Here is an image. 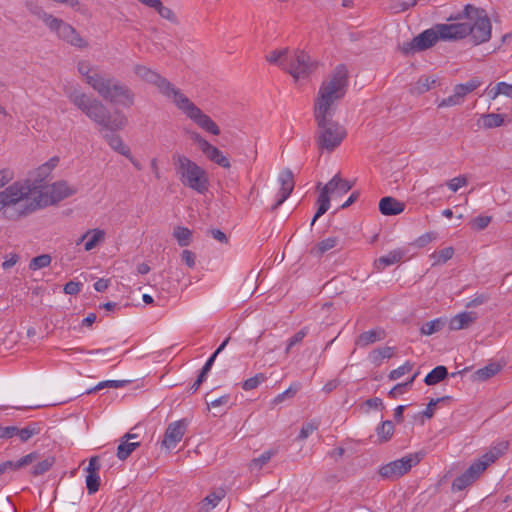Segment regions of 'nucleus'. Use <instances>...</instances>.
<instances>
[{"label":"nucleus","instance_id":"cd10ccee","mask_svg":"<svg viewBox=\"0 0 512 512\" xmlns=\"http://www.w3.org/2000/svg\"><path fill=\"white\" fill-rule=\"evenodd\" d=\"M404 251L402 249H395L388 252L386 255L378 258L374 266L378 271L384 270L386 267L394 265L402 260L404 257Z\"/></svg>","mask_w":512,"mask_h":512},{"label":"nucleus","instance_id":"412c9836","mask_svg":"<svg viewBox=\"0 0 512 512\" xmlns=\"http://www.w3.org/2000/svg\"><path fill=\"white\" fill-rule=\"evenodd\" d=\"M455 19H463V21L451 24H437L441 40H460L466 37V18H464L462 15L456 17Z\"/></svg>","mask_w":512,"mask_h":512},{"label":"nucleus","instance_id":"49530a36","mask_svg":"<svg viewBox=\"0 0 512 512\" xmlns=\"http://www.w3.org/2000/svg\"><path fill=\"white\" fill-rule=\"evenodd\" d=\"M393 354L394 350L392 347L377 348L370 353V359L373 363L379 364L383 359L391 358Z\"/></svg>","mask_w":512,"mask_h":512},{"label":"nucleus","instance_id":"052dcab7","mask_svg":"<svg viewBox=\"0 0 512 512\" xmlns=\"http://www.w3.org/2000/svg\"><path fill=\"white\" fill-rule=\"evenodd\" d=\"M413 368V364L410 362H406L403 365L399 366L398 368L392 370L388 377L390 380H397L403 375L409 373Z\"/></svg>","mask_w":512,"mask_h":512},{"label":"nucleus","instance_id":"f8f14e48","mask_svg":"<svg viewBox=\"0 0 512 512\" xmlns=\"http://www.w3.org/2000/svg\"><path fill=\"white\" fill-rule=\"evenodd\" d=\"M134 73L143 81L156 86L158 91L173 104H175L183 94L182 91L175 87L169 80L146 66L136 65L134 67Z\"/></svg>","mask_w":512,"mask_h":512},{"label":"nucleus","instance_id":"1a4fd4ad","mask_svg":"<svg viewBox=\"0 0 512 512\" xmlns=\"http://www.w3.org/2000/svg\"><path fill=\"white\" fill-rule=\"evenodd\" d=\"M318 68V62L303 50L289 51L284 71L295 81L308 78Z\"/></svg>","mask_w":512,"mask_h":512},{"label":"nucleus","instance_id":"ea45409f","mask_svg":"<svg viewBox=\"0 0 512 512\" xmlns=\"http://www.w3.org/2000/svg\"><path fill=\"white\" fill-rule=\"evenodd\" d=\"M40 426L37 423H30L23 428L17 427L16 437H18L21 442H27L33 436L38 435L40 433Z\"/></svg>","mask_w":512,"mask_h":512},{"label":"nucleus","instance_id":"b1692460","mask_svg":"<svg viewBox=\"0 0 512 512\" xmlns=\"http://www.w3.org/2000/svg\"><path fill=\"white\" fill-rule=\"evenodd\" d=\"M39 459V454L37 452H31L16 461L8 460L0 463V477L3 474L18 471L22 468L36 462Z\"/></svg>","mask_w":512,"mask_h":512},{"label":"nucleus","instance_id":"9b49d317","mask_svg":"<svg viewBox=\"0 0 512 512\" xmlns=\"http://www.w3.org/2000/svg\"><path fill=\"white\" fill-rule=\"evenodd\" d=\"M134 73L143 81L156 86L158 91L173 104H175L183 94L182 91L175 87L169 80L146 66L136 65L134 67Z\"/></svg>","mask_w":512,"mask_h":512},{"label":"nucleus","instance_id":"5fc2aeb1","mask_svg":"<svg viewBox=\"0 0 512 512\" xmlns=\"http://www.w3.org/2000/svg\"><path fill=\"white\" fill-rule=\"evenodd\" d=\"M308 334V328L304 327L300 329L297 333H295L292 337H290L287 341L286 354L290 353L292 348L301 343L305 336Z\"/></svg>","mask_w":512,"mask_h":512},{"label":"nucleus","instance_id":"ddd939ff","mask_svg":"<svg viewBox=\"0 0 512 512\" xmlns=\"http://www.w3.org/2000/svg\"><path fill=\"white\" fill-rule=\"evenodd\" d=\"M134 73L143 81L156 86L158 91L173 104H175L183 94L182 91L175 87L169 80L146 66L136 65L134 67Z\"/></svg>","mask_w":512,"mask_h":512},{"label":"nucleus","instance_id":"3c124183","mask_svg":"<svg viewBox=\"0 0 512 512\" xmlns=\"http://www.w3.org/2000/svg\"><path fill=\"white\" fill-rule=\"evenodd\" d=\"M266 379H267V377L265 376V374H263V373H258V374H256L255 376H253V377H251V378L246 379V380L242 383V388H243V390H245V391H250V390L256 389V388H257L261 383H263Z\"/></svg>","mask_w":512,"mask_h":512},{"label":"nucleus","instance_id":"79ce46f5","mask_svg":"<svg viewBox=\"0 0 512 512\" xmlns=\"http://www.w3.org/2000/svg\"><path fill=\"white\" fill-rule=\"evenodd\" d=\"M130 382H131L130 380H106V381H102V382H99L95 387L89 389L87 391V394L94 393V392L99 391V390L104 389V388H114V389L123 388V387L127 386Z\"/></svg>","mask_w":512,"mask_h":512},{"label":"nucleus","instance_id":"774afa93","mask_svg":"<svg viewBox=\"0 0 512 512\" xmlns=\"http://www.w3.org/2000/svg\"><path fill=\"white\" fill-rule=\"evenodd\" d=\"M81 290V283L69 281L64 286V292L68 295H75Z\"/></svg>","mask_w":512,"mask_h":512},{"label":"nucleus","instance_id":"7c9ffc66","mask_svg":"<svg viewBox=\"0 0 512 512\" xmlns=\"http://www.w3.org/2000/svg\"><path fill=\"white\" fill-rule=\"evenodd\" d=\"M339 245L338 237H328L318 242L312 249L311 254L316 257H321L326 252L336 248Z\"/></svg>","mask_w":512,"mask_h":512},{"label":"nucleus","instance_id":"0e129e2a","mask_svg":"<svg viewBox=\"0 0 512 512\" xmlns=\"http://www.w3.org/2000/svg\"><path fill=\"white\" fill-rule=\"evenodd\" d=\"M14 178V174L9 169L0 170V189L6 188L5 186L9 184Z\"/></svg>","mask_w":512,"mask_h":512},{"label":"nucleus","instance_id":"c03bdc74","mask_svg":"<svg viewBox=\"0 0 512 512\" xmlns=\"http://www.w3.org/2000/svg\"><path fill=\"white\" fill-rule=\"evenodd\" d=\"M444 327V321L441 318L434 319L432 321L424 323L420 332L422 335L430 336L434 333L439 332Z\"/></svg>","mask_w":512,"mask_h":512},{"label":"nucleus","instance_id":"de8ad7c7","mask_svg":"<svg viewBox=\"0 0 512 512\" xmlns=\"http://www.w3.org/2000/svg\"><path fill=\"white\" fill-rule=\"evenodd\" d=\"M300 389V384L299 383H293L290 385V387L288 389H286L284 392L278 394L273 400H272V404L273 405H278L280 403H282L284 400L286 399H291L293 398L297 392L299 391Z\"/></svg>","mask_w":512,"mask_h":512},{"label":"nucleus","instance_id":"2eb2a0df","mask_svg":"<svg viewBox=\"0 0 512 512\" xmlns=\"http://www.w3.org/2000/svg\"><path fill=\"white\" fill-rule=\"evenodd\" d=\"M174 105L204 131L213 135L220 134L218 125L184 94L180 96Z\"/></svg>","mask_w":512,"mask_h":512},{"label":"nucleus","instance_id":"4c0bfd02","mask_svg":"<svg viewBox=\"0 0 512 512\" xmlns=\"http://www.w3.org/2000/svg\"><path fill=\"white\" fill-rule=\"evenodd\" d=\"M454 255L453 247H445L439 251H434L430 258L432 259V266L442 265L449 261Z\"/></svg>","mask_w":512,"mask_h":512},{"label":"nucleus","instance_id":"c85d7f7f","mask_svg":"<svg viewBox=\"0 0 512 512\" xmlns=\"http://www.w3.org/2000/svg\"><path fill=\"white\" fill-rule=\"evenodd\" d=\"M206 157L216 163L217 165L223 167V168H229L230 162L228 158L220 151L217 147L209 144L204 145V150L202 151Z\"/></svg>","mask_w":512,"mask_h":512},{"label":"nucleus","instance_id":"423d86ee","mask_svg":"<svg viewBox=\"0 0 512 512\" xmlns=\"http://www.w3.org/2000/svg\"><path fill=\"white\" fill-rule=\"evenodd\" d=\"M29 10L63 41L79 49L88 47V42L83 39L70 24L60 18L54 17L40 7L35 6L34 8H29Z\"/></svg>","mask_w":512,"mask_h":512},{"label":"nucleus","instance_id":"f257e3e1","mask_svg":"<svg viewBox=\"0 0 512 512\" xmlns=\"http://www.w3.org/2000/svg\"><path fill=\"white\" fill-rule=\"evenodd\" d=\"M75 192L66 181L40 185L30 179L18 180L0 191V216L8 221H19Z\"/></svg>","mask_w":512,"mask_h":512},{"label":"nucleus","instance_id":"680f3d73","mask_svg":"<svg viewBox=\"0 0 512 512\" xmlns=\"http://www.w3.org/2000/svg\"><path fill=\"white\" fill-rule=\"evenodd\" d=\"M318 429V423L315 421L307 422L302 425L300 433L298 435L299 440L308 438L315 430Z\"/></svg>","mask_w":512,"mask_h":512},{"label":"nucleus","instance_id":"9d476101","mask_svg":"<svg viewBox=\"0 0 512 512\" xmlns=\"http://www.w3.org/2000/svg\"><path fill=\"white\" fill-rule=\"evenodd\" d=\"M500 455L499 450H492L473 462L460 476L454 479L452 488L461 491L471 485Z\"/></svg>","mask_w":512,"mask_h":512},{"label":"nucleus","instance_id":"69168bd1","mask_svg":"<svg viewBox=\"0 0 512 512\" xmlns=\"http://www.w3.org/2000/svg\"><path fill=\"white\" fill-rule=\"evenodd\" d=\"M436 238H437V234H436V233H434V232H428V233H425V234L421 235V236L416 240V244H417L419 247H424V246H426L427 244H429L430 242L434 241Z\"/></svg>","mask_w":512,"mask_h":512},{"label":"nucleus","instance_id":"e433bc0d","mask_svg":"<svg viewBox=\"0 0 512 512\" xmlns=\"http://www.w3.org/2000/svg\"><path fill=\"white\" fill-rule=\"evenodd\" d=\"M289 49H279L273 50L269 54L266 55V60L271 63L279 66L282 70H284L286 60L289 54Z\"/></svg>","mask_w":512,"mask_h":512},{"label":"nucleus","instance_id":"20e7f679","mask_svg":"<svg viewBox=\"0 0 512 512\" xmlns=\"http://www.w3.org/2000/svg\"><path fill=\"white\" fill-rule=\"evenodd\" d=\"M174 168L179 181L198 194H205L209 189L207 171L185 155L175 153L172 156Z\"/></svg>","mask_w":512,"mask_h":512},{"label":"nucleus","instance_id":"6e6d98bb","mask_svg":"<svg viewBox=\"0 0 512 512\" xmlns=\"http://www.w3.org/2000/svg\"><path fill=\"white\" fill-rule=\"evenodd\" d=\"M491 221H492L491 216L480 215L470 221V227L473 230L480 231V230L485 229L491 223Z\"/></svg>","mask_w":512,"mask_h":512},{"label":"nucleus","instance_id":"a878e982","mask_svg":"<svg viewBox=\"0 0 512 512\" xmlns=\"http://www.w3.org/2000/svg\"><path fill=\"white\" fill-rule=\"evenodd\" d=\"M476 319L477 314L475 312H462L451 318L449 328L454 331L465 329L474 323Z\"/></svg>","mask_w":512,"mask_h":512},{"label":"nucleus","instance_id":"603ef678","mask_svg":"<svg viewBox=\"0 0 512 512\" xmlns=\"http://www.w3.org/2000/svg\"><path fill=\"white\" fill-rule=\"evenodd\" d=\"M418 373H415L409 381L395 385L388 393L391 398H397L399 395L405 393L408 388L412 386L413 381L417 377Z\"/></svg>","mask_w":512,"mask_h":512},{"label":"nucleus","instance_id":"864d4df0","mask_svg":"<svg viewBox=\"0 0 512 512\" xmlns=\"http://www.w3.org/2000/svg\"><path fill=\"white\" fill-rule=\"evenodd\" d=\"M51 263V256L48 254H42L34 257L29 263V269L38 270L49 266Z\"/></svg>","mask_w":512,"mask_h":512},{"label":"nucleus","instance_id":"0eeeda50","mask_svg":"<svg viewBox=\"0 0 512 512\" xmlns=\"http://www.w3.org/2000/svg\"><path fill=\"white\" fill-rule=\"evenodd\" d=\"M318 125L316 142L320 149L333 151L346 137L345 128L332 120L333 115H324L322 118L314 114Z\"/></svg>","mask_w":512,"mask_h":512},{"label":"nucleus","instance_id":"7ed1b4c3","mask_svg":"<svg viewBox=\"0 0 512 512\" xmlns=\"http://www.w3.org/2000/svg\"><path fill=\"white\" fill-rule=\"evenodd\" d=\"M349 85L345 65L336 66L321 82L314 100V114L319 117L334 115L336 106L346 95Z\"/></svg>","mask_w":512,"mask_h":512},{"label":"nucleus","instance_id":"6e6552de","mask_svg":"<svg viewBox=\"0 0 512 512\" xmlns=\"http://www.w3.org/2000/svg\"><path fill=\"white\" fill-rule=\"evenodd\" d=\"M352 185L349 181L342 179L339 174H336L327 184H325L321 190L317 199V211L311 221V225L320 218L323 214H325L330 208V200L341 197L346 194Z\"/></svg>","mask_w":512,"mask_h":512},{"label":"nucleus","instance_id":"c756f323","mask_svg":"<svg viewBox=\"0 0 512 512\" xmlns=\"http://www.w3.org/2000/svg\"><path fill=\"white\" fill-rule=\"evenodd\" d=\"M226 491L223 488H219L209 493L201 502L200 511L210 512L213 510L219 502L225 497Z\"/></svg>","mask_w":512,"mask_h":512},{"label":"nucleus","instance_id":"393cba45","mask_svg":"<svg viewBox=\"0 0 512 512\" xmlns=\"http://www.w3.org/2000/svg\"><path fill=\"white\" fill-rule=\"evenodd\" d=\"M405 209V204L393 197H383L379 202V210L383 215L392 216L402 213Z\"/></svg>","mask_w":512,"mask_h":512},{"label":"nucleus","instance_id":"e2e57ef3","mask_svg":"<svg viewBox=\"0 0 512 512\" xmlns=\"http://www.w3.org/2000/svg\"><path fill=\"white\" fill-rule=\"evenodd\" d=\"M182 261L190 268L193 269L196 265V254L190 250H183L181 254Z\"/></svg>","mask_w":512,"mask_h":512},{"label":"nucleus","instance_id":"a19ab883","mask_svg":"<svg viewBox=\"0 0 512 512\" xmlns=\"http://www.w3.org/2000/svg\"><path fill=\"white\" fill-rule=\"evenodd\" d=\"M500 368V365L496 363H490L485 367L478 369L475 372L474 377L479 381H485L496 375L500 371Z\"/></svg>","mask_w":512,"mask_h":512},{"label":"nucleus","instance_id":"4468645a","mask_svg":"<svg viewBox=\"0 0 512 512\" xmlns=\"http://www.w3.org/2000/svg\"><path fill=\"white\" fill-rule=\"evenodd\" d=\"M103 86V91H97V93L104 100L125 108H130L134 105L135 95L128 86L111 77L106 79Z\"/></svg>","mask_w":512,"mask_h":512},{"label":"nucleus","instance_id":"09e8293b","mask_svg":"<svg viewBox=\"0 0 512 512\" xmlns=\"http://www.w3.org/2000/svg\"><path fill=\"white\" fill-rule=\"evenodd\" d=\"M394 433V424L391 421H383L377 428V435L381 441H388Z\"/></svg>","mask_w":512,"mask_h":512},{"label":"nucleus","instance_id":"39448f33","mask_svg":"<svg viewBox=\"0 0 512 512\" xmlns=\"http://www.w3.org/2000/svg\"><path fill=\"white\" fill-rule=\"evenodd\" d=\"M463 17L466 18V37L469 36L474 45H480L490 40L492 25L483 9L466 5Z\"/></svg>","mask_w":512,"mask_h":512},{"label":"nucleus","instance_id":"37998d69","mask_svg":"<svg viewBox=\"0 0 512 512\" xmlns=\"http://www.w3.org/2000/svg\"><path fill=\"white\" fill-rule=\"evenodd\" d=\"M55 463V458L48 456L45 459L38 461L32 468L31 474L34 476H40L48 472Z\"/></svg>","mask_w":512,"mask_h":512},{"label":"nucleus","instance_id":"a18cd8bd","mask_svg":"<svg viewBox=\"0 0 512 512\" xmlns=\"http://www.w3.org/2000/svg\"><path fill=\"white\" fill-rule=\"evenodd\" d=\"M488 94L492 99H495L499 95H505L512 98V84L499 82L495 87L489 90Z\"/></svg>","mask_w":512,"mask_h":512},{"label":"nucleus","instance_id":"bf43d9fd","mask_svg":"<svg viewBox=\"0 0 512 512\" xmlns=\"http://www.w3.org/2000/svg\"><path fill=\"white\" fill-rule=\"evenodd\" d=\"M155 10L158 12V14L162 18H164L172 23H177V17L175 15V13L173 12V10L170 9L169 7L164 6L161 1L159 2L157 7L155 8Z\"/></svg>","mask_w":512,"mask_h":512},{"label":"nucleus","instance_id":"5701e85b","mask_svg":"<svg viewBox=\"0 0 512 512\" xmlns=\"http://www.w3.org/2000/svg\"><path fill=\"white\" fill-rule=\"evenodd\" d=\"M135 429L136 427L123 435L119 440L116 455L120 460L127 459L132 452L140 446V441L137 440L139 438V434L133 432Z\"/></svg>","mask_w":512,"mask_h":512},{"label":"nucleus","instance_id":"aec40b11","mask_svg":"<svg viewBox=\"0 0 512 512\" xmlns=\"http://www.w3.org/2000/svg\"><path fill=\"white\" fill-rule=\"evenodd\" d=\"M278 182L280 183V189L276 194V201L271 207L272 210H276L281 206L292 193L294 189V177L292 171L289 169L281 171L278 176Z\"/></svg>","mask_w":512,"mask_h":512},{"label":"nucleus","instance_id":"8fccbe9b","mask_svg":"<svg viewBox=\"0 0 512 512\" xmlns=\"http://www.w3.org/2000/svg\"><path fill=\"white\" fill-rule=\"evenodd\" d=\"M482 122L483 127L485 128H495L501 126L504 119L501 114L491 113L482 115Z\"/></svg>","mask_w":512,"mask_h":512},{"label":"nucleus","instance_id":"473e14b6","mask_svg":"<svg viewBox=\"0 0 512 512\" xmlns=\"http://www.w3.org/2000/svg\"><path fill=\"white\" fill-rule=\"evenodd\" d=\"M384 338V332L381 330H369L361 333L357 340L356 345L366 347Z\"/></svg>","mask_w":512,"mask_h":512},{"label":"nucleus","instance_id":"c9c22d12","mask_svg":"<svg viewBox=\"0 0 512 512\" xmlns=\"http://www.w3.org/2000/svg\"><path fill=\"white\" fill-rule=\"evenodd\" d=\"M448 375L447 368L445 366H437L432 371H430L425 379L424 382L426 385L432 386L436 385L440 381L444 380Z\"/></svg>","mask_w":512,"mask_h":512},{"label":"nucleus","instance_id":"4d7b16f0","mask_svg":"<svg viewBox=\"0 0 512 512\" xmlns=\"http://www.w3.org/2000/svg\"><path fill=\"white\" fill-rule=\"evenodd\" d=\"M100 485V477L98 473H88L86 476V487L89 494H94L98 491Z\"/></svg>","mask_w":512,"mask_h":512},{"label":"nucleus","instance_id":"6ab92c4d","mask_svg":"<svg viewBox=\"0 0 512 512\" xmlns=\"http://www.w3.org/2000/svg\"><path fill=\"white\" fill-rule=\"evenodd\" d=\"M438 40H441L438 32V26L435 25L430 29L424 30L418 36L414 37L408 44V48H404L405 52L424 51L434 46Z\"/></svg>","mask_w":512,"mask_h":512},{"label":"nucleus","instance_id":"f3484780","mask_svg":"<svg viewBox=\"0 0 512 512\" xmlns=\"http://www.w3.org/2000/svg\"><path fill=\"white\" fill-rule=\"evenodd\" d=\"M481 85V81L478 78H472L468 82L463 84H457L453 88V94L448 96L447 98H443L438 103V108H444V107H453L461 105L465 97L476 90Z\"/></svg>","mask_w":512,"mask_h":512},{"label":"nucleus","instance_id":"58836bf2","mask_svg":"<svg viewBox=\"0 0 512 512\" xmlns=\"http://www.w3.org/2000/svg\"><path fill=\"white\" fill-rule=\"evenodd\" d=\"M173 236L181 247H186L192 242V231L187 227L177 226L174 228Z\"/></svg>","mask_w":512,"mask_h":512},{"label":"nucleus","instance_id":"f03ea898","mask_svg":"<svg viewBox=\"0 0 512 512\" xmlns=\"http://www.w3.org/2000/svg\"><path fill=\"white\" fill-rule=\"evenodd\" d=\"M69 101L82 111L90 120L100 126L101 130L111 132L122 130L127 124V117L119 110L109 113L104 104L95 97L86 94L76 85H66L63 89Z\"/></svg>","mask_w":512,"mask_h":512},{"label":"nucleus","instance_id":"bb28decb","mask_svg":"<svg viewBox=\"0 0 512 512\" xmlns=\"http://www.w3.org/2000/svg\"><path fill=\"white\" fill-rule=\"evenodd\" d=\"M84 238H86V242L84 243V250L88 252L95 249L105 241L106 232L99 228L90 229L84 233Z\"/></svg>","mask_w":512,"mask_h":512},{"label":"nucleus","instance_id":"72a5a7b5","mask_svg":"<svg viewBox=\"0 0 512 512\" xmlns=\"http://www.w3.org/2000/svg\"><path fill=\"white\" fill-rule=\"evenodd\" d=\"M277 453L276 449H269L264 451L259 457L253 458L249 463V470L251 472H259L273 456Z\"/></svg>","mask_w":512,"mask_h":512},{"label":"nucleus","instance_id":"2f4dec72","mask_svg":"<svg viewBox=\"0 0 512 512\" xmlns=\"http://www.w3.org/2000/svg\"><path fill=\"white\" fill-rule=\"evenodd\" d=\"M104 138L114 151L125 157H130V148L124 144L122 138L119 135L106 133Z\"/></svg>","mask_w":512,"mask_h":512},{"label":"nucleus","instance_id":"dca6fc26","mask_svg":"<svg viewBox=\"0 0 512 512\" xmlns=\"http://www.w3.org/2000/svg\"><path fill=\"white\" fill-rule=\"evenodd\" d=\"M424 454L422 452H416L408 454L401 459L391 461L379 469V474L385 479H397L411 470L412 467L416 466Z\"/></svg>","mask_w":512,"mask_h":512},{"label":"nucleus","instance_id":"338daca9","mask_svg":"<svg viewBox=\"0 0 512 512\" xmlns=\"http://www.w3.org/2000/svg\"><path fill=\"white\" fill-rule=\"evenodd\" d=\"M416 0L412 2H397L391 6V10L393 13H400L408 10L410 7H413L416 5Z\"/></svg>","mask_w":512,"mask_h":512},{"label":"nucleus","instance_id":"a211bd4d","mask_svg":"<svg viewBox=\"0 0 512 512\" xmlns=\"http://www.w3.org/2000/svg\"><path fill=\"white\" fill-rule=\"evenodd\" d=\"M77 71L82 76L84 82L93 90L103 91V83L108 77L100 73L99 70L87 60H80L77 63Z\"/></svg>","mask_w":512,"mask_h":512},{"label":"nucleus","instance_id":"f704fd0d","mask_svg":"<svg viewBox=\"0 0 512 512\" xmlns=\"http://www.w3.org/2000/svg\"><path fill=\"white\" fill-rule=\"evenodd\" d=\"M436 80L430 77H420L417 82L410 85V93L420 95L434 87Z\"/></svg>","mask_w":512,"mask_h":512},{"label":"nucleus","instance_id":"13d9d810","mask_svg":"<svg viewBox=\"0 0 512 512\" xmlns=\"http://www.w3.org/2000/svg\"><path fill=\"white\" fill-rule=\"evenodd\" d=\"M468 184V176L459 175L447 181L446 185L452 192H457L460 188Z\"/></svg>","mask_w":512,"mask_h":512},{"label":"nucleus","instance_id":"4be33fe9","mask_svg":"<svg viewBox=\"0 0 512 512\" xmlns=\"http://www.w3.org/2000/svg\"><path fill=\"white\" fill-rule=\"evenodd\" d=\"M186 427L187 424L185 420L170 423L165 431L162 446L166 449L174 448L182 440Z\"/></svg>","mask_w":512,"mask_h":512}]
</instances>
